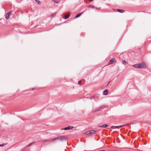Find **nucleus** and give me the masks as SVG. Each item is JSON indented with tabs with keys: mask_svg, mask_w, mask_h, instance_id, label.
I'll return each mask as SVG.
<instances>
[{
	"mask_svg": "<svg viewBox=\"0 0 151 151\" xmlns=\"http://www.w3.org/2000/svg\"><path fill=\"white\" fill-rule=\"evenodd\" d=\"M96 133V131L93 130H89L86 132L85 134L88 135H93Z\"/></svg>",
	"mask_w": 151,
	"mask_h": 151,
	"instance_id": "obj_1",
	"label": "nucleus"
},
{
	"mask_svg": "<svg viewBox=\"0 0 151 151\" xmlns=\"http://www.w3.org/2000/svg\"><path fill=\"white\" fill-rule=\"evenodd\" d=\"M140 69L146 68L147 67V65L144 62H142L139 63Z\"/></svg>",
	"mask_w": 151,
	"mask_h": 151,
	"instance_id": "obj_2",
	"label": "nucleus"
},
{
	"mask_svg": "<svg viewBox=\"0 0 151 151\" xmlns=\"http://www.w3.org/2000/svg\"><path fill=\"white\" fill-rule=\"evenodd\" d=\"M57 139L62 141L66 139V137L64 136H60L57 137Z\"/></svg>",
	"mask_w": 151,
	"mask_h": 151,
	"instance_id": "obj_3",
	"label": "nucleus"
},
{
	"mask_svg": "<svg viewBox=\"0 0 151 151\" xmlns=\"http://www.w3.org/2000/svg\"><path fill=\"white\" fill-rule=\"evenodd\" d=\"M116 62V60L114 58H112L110 60L109 64H112L115 63Z\"/></svg>",
	"mask_w": 151,
	"mask_h": 151,
	"instance_id": "obj_4",
	"label": "nucleus"
},
{
	"mask_svg": "<svg viewBox=\"0 0 151 151\" xmlns=\"http://www.w3.org/2000/svg\"><path fill=\"white\" fill-rule=\"evenodd\" d=\"M123 126H112L111 127V128H112V129H114V128L118 129V128H119L122 127Z\"/></svg>",
	"mask_w": 151,
	"mask_h": 151,
	"instance_id": "obj_5",
	"label": "nucleus"
},
{
	"mask_svg": "<svg viewBox=\"0 0 151 151\" xmlns=\"http://www.w3.org/2000/svg\"><path fill=\"white\" fill-rule=\"evenodd\" d=\"M11 14V12H8L7 14L6 15V19H8L9 18V17L10 16V15Z\"/></svg>",
	"mask_w": 151,
	"mask_h": 151,
	"instance_id": "obj_6",
	"label": "nucleus"
},
{
	"mask_svg": "<svg viewBox=\"0 0 151 151\" xmlns=\"http://www.w3.org/2000/svg\"><path fill=\"white\" fill-rule=\"evenodd\" d=\"M73 128V127L71 126H69L65 128L64 129L65 130H67L72 129Z\"/></svg>",
	"mask_w": 151,
	"mask_h": 151,
	"instance_id": "obj_7",
	"label": "nucleus"
},
{
	"mask_svg": "<svg viewBox=\"0 0 151 151\" xmlns=\"http://www.w3.org/2000/svg\"><path fill=\"white\" fill-rule=\"evenodd\" d=\"M108 92L107 90H105L103 92V94L104 95H107L108 93Z\"/></svg>",
	"mask_w": 151,
	"mask_h": 151,
	"instance_id": "obj_8",
	"label": "nucleus"
},
{
	"mask_svg": "<svg viewBox=\"0 0 151 151\" xmlns=\"http://www.w3.org/2000/svg\"><path fill=\"white\" fill-rule=\"evenodd\" d=\"M115 10H117V12L120 13H123L124 11V10L121 9H117Z\"/></svg>",
	"mask_w": 151,
	"mask_h": 151,
	"instance_id": "obj_9",
	"label": "nucleus"
},
{
	"mask_svg": "<svg viewBox=\"0 0 151 151\" xmlns=\"http://www.w3.org/2000/svg\"><path fill=\"white\" fill-rule=\"evenodd\" d=\"M133 66L136 68H138L140 69L139 63L138 64H136L133 65Z\"/></svg>",
	"mask_w": 151,
	"mask_h": 151,
	"instance_id": "obj_10",
	"label": "nucleus"
},
{
	"mask_svg": "<svg viewBox=\"0 0 151 151\" xmlns=\"http://www.w3.org/2000/svg\"><path fill=\"white\" fill-rule=\"evenodd\" d=\"M70 16V14L69 13H68L67 15H65V16L64 18L65 19H67L69 18Z\"/></svg>",
	"mask_w": 151,
	"mask_h": 151,
	"instance_id": "obj_11",
	"label": "nucleus"
},
{
	"mask_svg": "<svg viewBox=\"0 0 151 151\" xmlns=\"http://www.w3.org/2000/svg\"><path fill=\"white\" fill-rule=\"evenodd\" d=\"M84 12V11L80 13H79V14H78L76 17H75V18H78V17H79Z\"/></svg>",
	"mask_w": 151,
	"mask_h": 151,
	"instance_id": "obj_12",
	"label": "nucleus"
},
{
	"mask_svg": "<svg viewBox=\"0 0 151 151\" xmlns=\"http://www.w3.org/2000/svg\"><path fill=\"white\" fill-rule=\"evenodd\" d=\"M108 126V125L106 124H104L101 126H99V127H106Z\"/></svg>",
	"mask_w": 151,
	"mask_h": 151,
	"instance_id": "obj_13",
	"label": "nucleus"
},
{
	"mask_svg": "<svg viewBox=\"0 0 151 151\" xmlns=\"http://www.w3.org/2000/svg\"><path fill=\"white\" fill-rule=\"evenodd\" d=\"M34 142H32V143H30V144H29L26 147V148H27V147H28L31 146V145H32L34 143Z\"/></svg>",
	"mask_w": 151,
	"mask_h": 151,
	"instance_id": "obj_14",
	"label": "nucleus"
},
{
	"mask_svg": "<svg viewBox=\"0 0 151 151\" xmlns=\"http://www.w3.org/2000/svg\"><path fill=\"white\" fill-rule=\"evenodd\" d=\"M7 144V143H3L2 145L0 144L1 146L3 147L5 145H6Z\"/></svg>",
	"mask_w": 151,
	"mask_h": 151,
	"instance_id": "obj_15",
	"label": "nucleus"
},
{
	"mask_svg": "<svg viewBox=\"0 0 151 151\" xmlns=\"http://www.w3.org/2000/svg\"><path fill=\"white\" fill-rule=\"evenodd\" d=\"M52 1H53L57 3L59 1V0H52Z\"/></svg>",
	"mask_w": 151,
	"mask_h": 151,
	"instance_id": "obj_16",
	"label": "nucleus"
},
{
	"mask_svg": "<svg viewBox=\"0 0 151 151\" xmlns=\"http://www.w3.org/2000/svg\"><path fill=\"white\" fill-rule=\"evenodd\" d=\"M56 139H57V137H55V138H54L53 139H52V142H53V141H54L55 140H56Z\"/></svg>",
	"mask_w": 151,
	"mask_h": 151,
	"instance_id": "obj_17",
	"label": "nucleus"
},
{
	"mask_svg": "<svg viewBox=\"0 0 151 151\" xmlns=\"http://www.w3.org/2000/svg\"><path fill=\"white\" fill-rule=\"evenodd\" d=\"M122 63L124 64H126V63H127V62H126L125 61V60H123L122 61Z\"/></svg>",
	"mask_w": 151,
	"mask_h": 151,
	"instance_id": "obj_18",
	"label": "nucleus"
},
{
	"mask_svg": "<svg viewBox=\"0 0 151 151\" xmlns=\"http://www.w3.org/2000/svg\"><path fill=\"white\" fill-rule=\"evenodd\" d=\"M89 6L91 7H92L93 8H94L95 7L94 6H93L92 5H89Z\"/></svg>",
	"mask_w": 151,
	"mask_h": 151,
	"instance_id": "obj_19",
	"label": "nucleus"
},
{
	"mask_svg": "<svg viewBox=\"0 0 151 151\" xmlns=\"http://www.w3.org/2000/svg\"><path fill=\"white\" fill-rule=\"evenodd\" d=\"M81 81H78V83L80 84V85H81Z\"/></svg>",
	"mask_w": 151,
	"mask_h": 151,
	"instance_id": "obj_20",
	"label": "nucleus"
},
{
	"mask_svg": "<svg viewBox=\"0 0 151 151\" xmlns=\"http://www.w3.org/2000/svg\"><path fill=\"white\" fill-rule=\"evenodd\" d=\"M36 1L38 3H40V1H39L36 0Z\"/></svg>",
	"mask_w": 151,
	"mask_h": 151,
	"instance_id": "obj_21",
	"label": "nucleus"
},
{
	"mask_svg": "<svg viewBox=\"0 0 151 151\" xmlns=\"http://www.w3.org/2000/svg\"><path fill=\"white\" fill-rule=\"evenodd\" d=\"M51 17H53L54 16V14H51Z\"/></svg>",
	"mask_w": 151,
	"mask_h": 151,
	"instance_id": "obj_22",
	"label": "nucleus"
},
{
	"mask_svg": "<svg viewBox=\"0 0 151 151\" xmlns=\"http://www.w3.org/2000/svg\"><path fill=\"white\" fill-rule=\"evenodd\" d=\"M34 89V88H32V90H33V89Z\"/></svg>",
	"mask_w": 151,
	"mask_h": 151,
	"instance_id": "obj_23",
	"label": "nucleus"
},
{
	"mask_svg": "<svg viewBox=\"0 0 151 151\" xmlns=\"http://www.w3.org/2000/svg\"><path fill=\"white\" fill-rule=\"evenodd\" d=\"M46 141H48L47 140Z\"/></svg>",
	"mask_w": 151,
	"mask_h": 151,
	"instance_id": "obj_24",
	"label": "nucleus"
},
{
	"mask_svg": "<svg viewBox=\"0 0 151 151\" xmlns=\"http://www.w3.org/2000/svg\"><path fill=\"white\" fill-rule=\"evenodd\" d=\"M0 146H1V145H0Z\"/></svg>",
	"mask_w": 151,
	"mask_h": 151,
	"instance_id": "obj_25",
	"label": "nucleus"
}]
</instances>
